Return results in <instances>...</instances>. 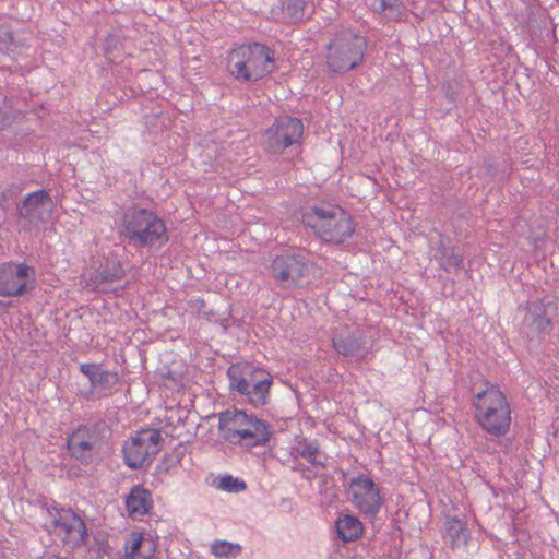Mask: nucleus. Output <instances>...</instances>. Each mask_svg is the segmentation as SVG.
Masks as SVG:
<instances>
[{"instance_id":"1","label":"nucleus","mask_w":559,"mask_h":559,"mask_svg":"<svg viewBox=\"0 0 559 559\" xmlns=\"http://www.w3.org/2000/svg\"><path fill=\"white\" fill-rule=\"evenodd\" d=\"M118 233L130 243L140 247L159 248L168 241L164 222L154 212L140 206L123 211L119 218Z\"/></svg>"},{"instance_id":"2","label":"nucleus","mask_w":559,"mask_h":559,"mask_svg":"<svg viewBox=\"0 0 559 559\" xmlns=\"http://www.w3.org/2000/svg\"><path fill=\"white\" fill-rule=\"evenodd\" d=\"M478 425L492 437L504 436L511 425V407L504 393L496 385L486 383L485 389L473 397Z\"/></svg>"},{"instance_id":"3","label":"nucleus","mask_w":559,"mask_h":559,"mask_svg":"<svg viewBox=\"0 0 559 559\" xmlns=\"http://www.w3.org/2000/svg\"><path fill=\"white\" fill-rule=\"evenodd\" d=\"M218 432L226 442L246 448L265 444L272 433L265 421L237 409L219 414Z\"/></svg>"},{"instance_id":"4","label":"nucleus","mask_w":559,"mask_h":559,"mask_svg":"<svg viewBox=\"0 0 559 559\" xmlns=\"http://www.w3.org/2000/svg\"><path fill=\"white\" fill-rule=\"evenodd\" d=\"M302 219L306 226L326 242L342 243L354 233L350 216L337 205H316L304 214Z\"/></svg>"},{"instance_id":"5","label":"nucleus","mask_w":559,"mask_h":559,"mask_svg":"<svg viewBox=\"0 0 559 559\" xmlns=\"http://www.w3.org/2000/svg\"><path fill=\"white\" fill-rule=\"evenodd\" d=\"M273 56L269 47L253 43L229 52L228 70L238 80L257 81L272 72Z\"/></svg>"},{"instance_id":"6","label":"nucleus","mask_w":559,"mask_h":559,"mask_svg":"<svg viewBox=\"0 0 559 559\" xmlns=\"http://www.w3.org/2000/svg\"><path fill=\"white\" fill-rule=\"evenodd\" d=\"M230 388L254 407L264 406L270 399L272 377L250 364H234L228 368Z\"/></svg>"},{"instance_id":"7","label":"nucleus","mask_w":559,"mask_h":559,"mask_svg":"<svg viewBox=\"0 0 559 559\" xmlns=\"http://www.w3.org/2000/svg\"><path fill=\"white\" fill-rule=\"evenodd\" d=\"M366 48L365 37L343 29L328 46L326 64L336 73L353 70L362 61Z\"/></svg>"},{"instance_id":"8","label":"nucleus","mask_w":559,"mask_h":559,"mask_svg":"<svg viewBox=\"0 0 559 559\" xmlns=\"http://www.w3.org/2000/svg\"><path fill=\"white\" fill-rule=\"evenodd\" d=\"M162 433L154 428L140 430L124 444L123 453L131 468H141L160 451Z\"/></svg>"},{"instance_id":"9","label":"nucleus","mask_w":559,"mask_h":559,"mask_svg":"<svg viewBox=\"0 0 559 559\" xmlns=\"http://www.w3.org/2000/svg\"><path fill=\"white\" fill-rule=\"evenodd\" d=\"M304 124L300 119L288 116L275 119L264 134V144L271 153L281 154L287 147L300 143Z\"/></svg>"},{"instance_id":"10","label":"nucleus","mask_w":559,"mask_h":559,"mask_svg":"<svg viewBox=\"0 0 559 559\" xmlns=\"http://www.w3.org/2000/svg\"><path fill=\"white\" fill-rule=\"evenodd\" d=\"M348 500L361 514L371 519L378 514L383 504L380 489L366 476H358L350 480Z\"/></svg>"},{"instance_id":"11","label":"nucleus","mask_w":559,"mask_h":559,"mask_svg":"<svg viewBox=\"0 0 559 559\" xmlns=\"http://www.w3.org/2000/svg\"><path fill=\"white\" fill-rule=\"evenodd\" d=\"M49 514L53 532L61 537L66 545L70 548H79L86 544L88 538L87 528L83 520L73 511L56 509Z\"/></svg>"},{"instance_id":"12","label":"nucleus","mask_w":559,"mask_h":559,"mask_svg":"<svg viewBox=\"0 0 559 559\" xmlns=\"http://www.w3.org/2000/svg\"><path fill=\"white\" fill-rule=\"evenodd\" d=\"M35 272L26 264L5 263L0 265V295L22 296L33 288Z\"/></svg>"},{"instance_id":"13","label":"nucleus","mask_w":559,"mask_h":559,"mask_svg":"<svg viewBox=\"0 0 559 559\" xmlns=\"http://www.w3.org/2000/svg\"><path fill=\"white\" fill-rule=\"evenodd\" d=\"M552 304L548 297L527 302L522 321V332L531 338L550 330L551 323L548 311Z\"/></svg>"},{"instance_id":"14","label":"nucleus","mask_w":559,"mask_h":559,"mask_svg":"<svg viewBox=\"0 0 559 559\" xmlns=\"http://www.w3.org/2000/svg\"><path fill=\"white\" fill-rule=\"evenodd\" d=\"M51 211L52 200L45 190L28 193L17 206L20 217L32 225L48 221L51 216Z\"/></svg>"},{"instance_id":"15","label":"nucleus","mask_w":559,"mask_h":559,"mask_svg":"<svg viewBox=\"0 0 559 559\" xmlns=\"http://www.w3.org/2000/svg\"><path fill=\"white\" fill-rule=\"evenodd\" d=\"M308 271V265L300 254H283L276 257L271 265L275 280L285 283H296Z\"/></svg>"},{"instance_id":"16","label":"nucleus","mask_w":559,"mask_h":559,"mask_svg":"<svg viewBox=\"0 0 559 559\" xmlns=\"http://www.w3.org/2000/svg\"><path fill=\"white\" fill-rule=\"evenodd\" d=\"M99 442V437L94 429L80 427L70 436L68 448L73 457L88 462L96 453Z\"/></svg>"},{"instance_id":"17","label":"nucleus","mask_w":559,"mask_h":559,"mask_svg":"<svg viewBox=\"0 0 559 559\" xmlns=\"http://www.w3.org/2000/svg\"><path fill=\"white\" fill-rule=\"evenodd\" d=\"M443 538L452 549L465 551L469 533L463 519L448 515L444 522Z\"/></svg>"},{"instance_id":"18","label":"nucleus","mask_w":559,"mask_h":559,"mask_svg":"<svg viewBox=\"0 0 559 559\" xmlns=\"http://www.w3.org/2000/svg\"><path fill=\"white\" fill-rule=\"evenodd\" d=\"M124 548L126 559H154V542L145 538L141 533H131Z\"/></svg>"},{"instance_id":"19","label":"nucleus","mask_w":559,"mask_h":559,"mask_svg":"<svg viewBox=\"0 0 559 559\" xmlns=\"http://www.w3.org/2000/svg\"><path fill=\"white\" fill-rule=\"evenodd\" d=\"M431 250L433 251V258L439 261L440 266L445 271L457 272L463 267V255L454 248L445 247L440 241V245L437 248L431 247Z\"/></svg>"},{"instance_id":"20","label":"nucleus","mask_w":559,"mask_h":559,"mask_svg":"<svg viewBox=\"0 0 559 559\" xmlns=\"http://www.w3.org/2000/svg\"><path fill=\"white\" fill-rule=\"evenodd\" d=\"M126 504L130 515L136 519L148 512L152 507V501L148 491L135 487L128 496Z\"/></svg>"},{"instance_id":"21","label":"nucleus","mask_w":559,"mask_h":559,"mask_svg":"<svg viewBox=\"0 0 559 559\" xmlns=\"http://www.w3.org/2000/svg\"><path fill=\"white\" fill-rule=\"evenodd\" d=\"M336 531L343 542H352L361 536L364 527L358 518L345 514L336 521Z\"/></svg>"},{"instance_id":"22","label":"nucleus","mask_w":559,"mask_h":559,"mask_svg":"<svg viewBox=\"0 0 559 559\" xmlns=\"http://www.w3.org/2000/svg\"><path fill=\"white\" fill-rule=\"evenodd\" d=\"M306 0H283L282 3L272 9L274 16L286 21H295L304 16Z\"/></svg>"},{"instance_id":"23","label":"nucleus","mask_w":559,"mask_h":559,"mask_svg":"<svg viewBox=\"0 0 559 559\" xmlns=\"http://www.w3.org/2000/svg\"><path fill=\"white\" fill-rule=\"evenodd\" d=\"M371 7L374 12L395 19L401 14L402 3L400 0H373Z\"/></svg>"},{"instance_id":"24","label":"nucleus","mask_w":559,"mask_h":559,"mask_svg":"<svg viewBox=\"0 0 559 559\" xmlns=\"http://www.w3.org/2000/svg\"><path fill=\"white\" fill-rule=\"evenodd\" d=\"M118 381L119 377L116 372L100 369L94 382L92 383V386L96 390L108 392L112 390Z\"/></svg>"},{"instance_id":"25","label":"nucleus","mask_w":559,"mask_h":559,"mask_svg":"<svg viewBox=\"0 0 559 559\" xmlns=\"http://www.w3.org/2000/svg\"><path fill=\"white\" fill-rule=\"evenodd\" d=\"M333 345L336 352L342 355H353L360 348L358 340L353 336L335 337L333 338Z\"/></svg>"},{"instance_id":"26","label":"nucleus","mask_w":559,"mask_h":559,"mask_svg":"<svg viewBox=\"0 0 559 559\" xmlns=\"http://www.w3.org/2000/svg\"><path fill=\"white\" fill-rule=\"evenodd\" d=\"M212 551L215 556L234 557L240 552V546L225 540H217L212 545Z\"/></svg>"},{"instance_id":"27","label":"nucleus","mask_w":559,"mask_h":559,"mask_svg":"<svg viewBox=\"0 0 559 559\" xmlns=\"http://www.w3.org/2000/svg\"><path fill=\"white\" fill-rule=\"evenodd\" d=\"M23 190V185L12 183L0 192V209L5 210L11 201Z\"/></svg>"},{"instance_id":"28","label":"nucleus","mask_w":559,"mask_h":559,"mask_svg":"<svg viewBox=\"0 0 559 559\" xmlns=\"http://www.w3.org/2000/svg\"><path fill=\"white\" fill-rule=\"evenodd\" d=\"M98 276L102 278V282H114L123 276V270L119 262L112 261L111 267L109 265L99 272Z\"/></svg>"},{"instance_id":"29","label":"nucleus","mask_w":559,"mask_h":559,"mask_svg":"<svg viewBox=\"0 0 559 559\" xmlns=\"http://www.w3.org/2000/svg\"><path fill=\"white\" fill-rule=\"evenodd\" d=\"M219 488L229 492H239L245 490L246 485L237 478L231 476H224L219 480Z\"/></svg>"},{"instance_id":"30","label":"nucleus","mask_w":559,"mask_h":559,"mask_svg":"<svg viewBox=\"0 0 559 559\" xmlns=\"http://www.w3.org/2000/svg\"><path fill=\"white\" fill-rule=\"evenodd\" d=\"M296 453L299 456L306 459L309 463H312V464L318 463V460H317L318 449L311 444L300 443L296 448Z\"/></svg>"},{"instance_id":"31","label":"nucleus","mask_w":559,"mask_h":559,"mask_svg":"<svg viewBox=\"0 0 559 559\" xmlns=\"http://www.w3.org/2000/svg\"><path fill=\"white\" fill-rule=\"evenodd\" d=\"M14 46L12 33L4 26L0 25V49L12 51Z\"/></svg>"},{"instance_id":"32","label":"nucleus","mask_w":559,"mask_h":559,"mask_svg":"<svg viewBox=\"0 0 559 559\" xmlns=\"http://www.w3.org/2000/svg\"><path fill=\"white\" fill-rule=\"evenodd\" d=\"M80 370L83 374H85L88 378L92 384L95 378L97 377L98 372L100 371V368L94 364H83L81 365Z\"/></svg>"},{"instance_id":"33","label":"nucleus","mask_w":559,"mask_h":559,"mask_svg":"<svg viewBox=\"0 0 559 559\" xmlns=\"http://www.w3.org/2000/svg\"><path fill=\"white\" fill-rule=\"evenodd\" d=\"M48 559H68V558H60V557L51 556Z\"/></svg>"}]
</instances>
